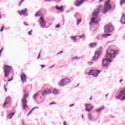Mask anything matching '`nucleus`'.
I'll return each instance as SVG.
<instances>
[{
    "mask_svg": "<svg viewBox=\"0 0 125 125\" xmlns=\"http://www.w3.org/2000/svg\"><path fill=\"white\" fill-rule=\"evenodd\" d=\"M117 53V51H116L112 49H110L109 51L107 50L106 58H104L102 60V65L103 67H109V63L112 62L113 58H114Z\"/></svg>",
    "mask_w": 125,
    "mask_h": 125,
    "instance_id": "nucleus-1",
    "label": "nucleus"
},
{
    "mask_svg": "<svg viewBox=\"0 0 125 125\" xmlns=\"http://www.w3.org/2000/svg\"><path fill=\"white\" fill-rule=\"evenodd\" d=\"M100 8H101V5L99 6L98 8L94 11V13L92 14L93 17L91 18L92 22H90V25H91L92 23H94V24H97L98 23L97 17H98V13L99 10H100Z\"/></svg>",
    "mask_w": 125,
    "mask_h": 125,
    "instance_id": "nucleus-2",
    "label": "nucleus"
},
{
    "mask_svg": "<svg viewBox=\"0 0 125 125\" xmlns=\"http://www.w3.org/2000/svg\"><path fill=\"white\" fill-rule=\"evenodd\" d=\"M29 95L27 94H24L23 98L21 99V102L22 104V109L23 110H26L28 108V105H27L28 103V101L27 100V98H28Z\"/></svg>",
    "mask_w": 125,
    "mask_h": 125,
    "instance_id": "nucleus-3",
    "label": "nucleus"
},
{
    "mask_svg": "<svg viewBox=\"0 0 125 125\" xmlns=\"http://www.w3.org/2000/svg\"><path fill=\"white\" fill-rule=\"evenodd\" d=\"M116 98L121 101H124L125 100V87L120 91L118 95L116 96Z\"/></svg>",
    "mask_w": 125,
    "mask_h": 125,
    "instance_id": "nucleus-4",
    "label": "nucleus"
},
{
    "mask_svg": "<svg viewBox=\"0 0 125 125\" xmlns=\"http://www.w3.org/2000/svg\"><path fill=\"white\" fill-rule=\"evenodd\" d=\"M109 3H110V0H107V1L105 3L104 10H103V13L104 14L106 13L107 11H109V10L112 8L111 5H110Z\"/></svg>",
    "mask_w": 125,
    "mask_h": 125,
    "instance_id": "nucleus-5",
    "label": "nucleus"
},
{
    "mask_svg": "<svg viewBox=\"0 0 125 125\" xmlns=\"http://www.w3.org/2000/svg\"><path fill=\"white\" fill-rule=\"evenodd\" d=\"M39 24L40 25L41 28H45V26L46 25V22H45V21H44V19L41 17L39 19Z\"/></svg>",
    "mask_w": 125,
    "mask_h": 125,
    "instance_id": "nucleus-6",
    "label": "nucleus"
},
{
    "mask_svg": "<svg viewBox=\"0 0 125 125\" xmlns=\"http://www.w3.org/2000/svg\"><path fill=\"white\" fill-rule=\"evenodd\" d=\"M4 74L5 77L7 78L9 75V73H10V71H11V67L10 66L6 65L4 66Z\"/></svg>",
    "mask_w": 125,
    "mask_h": 125,
    "instance_id": "nucleus-7",
    "label": "nucleus"
},
{
    "mask_svg": "<svg viewBox=\"0 0 125 125\" xmlns=\"http://www.w3.org/2000/svg\"><path fill=\"white\" fill-rule=\"evenodd\" d=\"M100 74V70H91L88 73V75H91L93 77H98V75Z\"/></svg>",
    "mask_w": 125,
    "mask_h": 125,
    "instance_id": "nucleus-8",
    "label": "nucleus"
},
{
    "mask_svg": "<svg viewBox=\"0 0 125 125\" xmlns=\"http://www.w3.org/2000/svg\"><path fill=\"white\" fill-rule=\"evenodd\" d=\"M104 30L105 33H111L114 30V27L112 25H107L104 27Z\"/></svg>",
    "mask_w": 125,
    "mask_h": 125,
    "instance_id": "nucleus-9",
    "label": "nucleus"
},
{
    "mask_svg": "<svg viewBox=\"0 0 125 125\" xmlns=\"http://www.w3.org/2000/svg\"><path fill=\"white\" fill-rule=\"evenodd\" d=\"M85 110L87 112H90L91 110L93 109V106L89 104H85Z\"/></svg>",
    "mask_w": 125,
    "mask_h": 125,
    "instance_id": "nucleus-10",
    "label": "nucleus"
},
{
    "mask_svg": "<svg viewBox=\"0 0 125 125\" xmlns=\"http://www.w3.org/2000/svg\"><path fill=\"white\" fill-rule=\"evenodd\" d=\"M20 77L23 83H27V76L25 73L23 72L22 74L20 75Z\"/></svg>",
    "mask_w": 125,
    "mask_h": 125,
    "instance_id": "nucleus-11",
    "label": "nucleus"
},
{
    "mask_svg": "<svg viewBox=\"0 0 125 125\" xmlns=\"http://www.w3.org/2000/svg\"><path fill=\"white\" fill-rule=\"evenodd\" d=\"M86 0H77L75 3V6H80V5H82L85 1Z\"/></svg>",
    "mask_w": 125,
    "mask_h": 125,
    "instance_id": "nucleus-12",
    "label": "nucleus"
},
{
    "mask_svg": "<svg viewBox=\"0 0 125 125\" xmlns=\"http://www.w3.org/2000/svg\"><path fill=\"white\" fill-rule=\"evenodd\" d=\"M27 10H28V9L25 8L24 10H22L21 12L19 11L18 12L20 15H24L25 16H28V12H27Z\"/></svg>",
    "mask_w": 125,
    "mask_h": 125,
    "instance_id": "nucleus-13",
    "label": "nucleus"
},
{
    "mask_svg": "<svg viewBox=\"0 0 125 125\" xmlns=\"http://www.w3.org/2000/svg\"><path fill=\"white\" fill-rule=\"evenodd\" d=\"M41 92L42 95H43V96H44L45 94H49L50 93H51V90L50 89H47L42 91Z\"/></svg>",
    "mask_w": 125,
    "mask_h": 125,
    "instance_id": "nucleus-14",
    "label": "nucleus"
},
{
    "mask_svg": "<svg viewBox=\"0 0 125 125\" xmlns=\"http://www.w3.org/2000/svg\"><path fill=\"white\" fill-rule=\"evenodd\" d=\"M100 54H101V51H99L98 52H96L95 53V55L93 57L92 60H95L98 57V56H99Z\"/></svg>",
    "mask_w": 125,
    "mask_h": 125,
    "instance_id": "nucleus-15",
    "label": "nucleus"
},
{
    "mask_svg": "<svg viewBox=\"0 0 125 125\" xmlns=\"http://www.w3.org/2000/svg\"><path fill=\"white\" fill-rule=\"evenodd\" d=\"M41 93L42 91H39L37 92L36 93L34 94L33 97L34 100H37V98L38 97V96L41 95Z\"/></svg>",
    "mask_w": 125,
    "mask_h": 125,
    "instance_id": "nucleus-16",
    "label": "nucleus"
},
{
    "mask_svg": "<svg viewBox=\"0 0 125 125\" xmlns=\"http://www.w3.org/2000/svg\"><path fill=\"white\" fill-rule=\"evenodd\" d=\"M10 102V97H8L6 98L5 102L3 104V107H5L7 104H8Z\"/></svg>",
    "mask_w": 125,
    "mask_h": 125,
    "instance_id": "nucleus-17",
    "label": "nucleus"
},
{
    "mask_svg": "<svg viewBox=\"0 0 125 125\" xmlns=\"http://www.w3.org/2000/svg\"><path fill=\"white\" fill-rule=\"evenodd\" d=\"M121 24H125V14H123L120 20Z\"/></svg>",
    "mask_w": 125,
    "mask_h": 125,
    "instance_id": "nucleus-18",
    "label": "nucleus"
},
{
    "mask_svg": "<svg viewBox=\"0 0 125 125\" xmlns=\"http://www.w3.org/2000/svg\"><path fill=\"white\" fill-rule=\"evenodd\" d=\"M59 86H65L64 79H61L58 83Z\"/></svg>",
    "mask_w": 125,
    "mask_h": 125,
    "instance_id": "nucleus-19",
    "label": "nucleus"
},
{
    "mask_svg": "<svg viewBox=\"0 0 125 125\" xmlns=\"http://www.w3.org/2000/svg\"><path fill=\"white\" fill-rule=\"evenodd\" d=\"M64 82V86L67 85L68 83H71V80L68 78L63 79Z\"/></svg>",
    "mask_w": 125,
    "mask_h": 125,
    "instance_id": "nucleus-20",
    "label": "nucleus"
},
{
    "mask_svg": "<svg viewBox=\"0 0 125 125\" xmlns=\"http://www.w3.org/2000/svg\"><path fill=\"white\" fill-rule=\"evenodd\" d=\"M14 115H15V112L10 113L7 116V118L9 119V120H11V118H12V116H14Z\"/></svg>",
    "mask_w": 125,
    "mask_h": 125,
    "instance_id": "nucleus-21",
    "label": "nucleus"
},
{
    "mask_svg": "<svg viewBox=\"0 0 125 125\" xmlns=\"http://www.w3.org/2000/svg\"><path fill=\"white\" fill-rule=\"evenodd\" d=\"M105 109V107L102 106L100 108H98L96 110V112L97 113H100L101 111H102L103 110H104Z\"/></svg>",
    "mask_w": 125,
    "mask_h": 125,
    "instance_id": "nucleus-22",
    "label": "nucleus"
},
{
    "mask_svg": "<svg viewBox=\"0 0 125 125\" xmlns=\"http://www.w3.org/2000/svg\"><path fill=\"white\" fill-rule=\"evenodd\" d=\"M53 93L55 95H57L59 93V91L57 89L54 88L53 90Z\"/></svg>",
    "mask_w": 125,
    "mask_h": 125,
    "instance_id": "nucleus-23",
    "label": "nucleus"
},
{
    "mask_svg": "<svg viewBox=\"0 0 125 125\" xmlns=\"http://www.w3.org/2000/svg\"><path fill=\"white\" fill-rule=\"evenodd\" d=\"M56 9H57V10H61V11H63V8H64V7H63V6H62L59 7L58 6H56Z\"/></svg>",
    "mask_w": 125,
    "mask_h": 125,
    "instance_id": "nucleus-24",
    "label": "nucleus"
},
{
    "mask_svg": "<svg viewBox=\"0 0 125 125\" xmlns=\"http://www.w3.org/2000/svg\"><path fill=\"white\" fill-rule=\"evenodd\" d=\"M97 45V44H96V43H92L90 44L89 46L91 47V48H93V47H95Z\"/></svg>",
    "mask_w": 125,
    "mask_h": 125,
    "instance_id": "nucleus-25",
    "label": "nucleus"
},
{
    "mask_svg": "<svg viewBox=\"0 0 125 125\" xmlns=\"http://www.w3.org/2000/svg\"><path fill=\"white\" fill-rule=\"evenodd\" d=\"M42 14V11H39L35 14V16H40V15H41Z\"/></svg>",
    "mask_w": 125,
    "mask_h": 125,
    "instance_id": "nucleus-26",
    "label": "nucleus"
},
{
    "mask_svg": "<svg viewBox=\"0 0 125 125\" xmlns=\"http://www.w3.org/2000/svg\"><path fill=\"white\" fill-rule=\"evenodd\" d=\"M82 21V19L81 18H79L77 20V25H79V24H80V23H81Z\"/></svg>",
    "mask_w": 125,
    "mask_h": 125,
    "instance_id": "nucleus-27",
    "label": "nucleus"
},
{
    "mask_svg": "<svg viewBox=\"0 0 125 125\" xmlns=\"http://www.w3.org/2000/svg\"><path fill=\"white\" fill-rule=\"evenodd\" d=\"M70 38L72 39V40H74V42H76V40H77L76 36H71Z\"/></svg>",
    "mask_w": 125,
    "mask_h": 125,
    "instance_id": "nucleus-28",
    "label": "nucleus"
},
{
    "mask_svg": "<svg viewBox=\"0 0 125 125\" xmlns=\"http://www.w3.org/2000/svg\"><path fill=\"white\" fill-rule=\"evenodd\" d=\"M88 119L90 121H92V116L90 113L88 114Z\"/></svg>",
    "mask_w": 125,
    "mask_h": 125,
    "instance_id": "nucleus-29",
    "label": "nucleus"
},
{
    "mask_svg": "<svg viewBox=\"0 0 125 125\" xmlns=\"http://www.w3.org/2000/svg\"><path fill=\"white\" fill-rule=\"evenodd\" d=\"M36 109H39L38 107H34L33 108H32L31 111H29V113H30V114H31V113H32V112H33V111H34V110H36Z\"/></svg>",
    "mask_w": 125,
    "mask_h": 125,
    "instance_id": "nucleus-30",
    "label": "nucleus"
},
{
    "mask_svg": "<svg viewBox=\"0 0 125 125\" xmlns=\"http://www.w3.org/2000/svg\"><path fill=\"white\" fill-rule=\"evenodd\" d=\"M108 36H111V34H103L102 35V37H108Z\"/></svg>",
    "mask_w": 125,
    "mask_h": 125,
    "instance_id": "nucleus-31",
    "label": "nucleus"
},
{
    "mask_svg": "<svg viewBox=\"0 0 125 125\" xmlns=\"http://www.w3.org/2000/svg\"><path fill=\"white\" fill-rule=\"evenodd\" d=\"M80 39H82V38H83V39H85V36L84 34H83L82 35H80L78 36Z\"/></svg>",
    "mask_w": 125,
    "mask_h": 125,
    "instance_id": "nucleus-32",
    "label": "nucleus"
},
{
    "mask_svg": "<svg viewBox=\"0 0 125 125\" xmlns=\"http://www.w3.org/2000/svg\"><path fill=\"white\" fill-rule=\"evenodd\" d=\"M123 3H125V0H120V5L122 6Z\"/></svg>",
    "mask_w": 125,
    "mask_h": 125,
    "instance_id": "nucleus-33",
    "label": "nucleus"
},
{
    "mask_svg": "<svg viewBox=\"0 0 125 125\" xmlns=\"http://www.w3.org/2000/svg\"><path fill=\"white\" fill-rule=\"evenodd\" d=\"M55 104H56V103L54 102H52L49 103V105H55Z\"/></svg>",
    "mask_w": 125,
    "mask_h": 125,
    "instance_id": "nucleus-34",
    "label": "nucleus"
},
{
    "mask_svg": "<svg viewBox=\"0 0 125 125\" xmlns=\"http://www.w3.org/2000/svg\"><path fill=\"white\" fill-rule=\"evenodd\" d=\"M40 67H41L42 69H43V68L45 67V65H41Z\"/></svg>",
    "mask_w": 125,
    "mask_h": 125,
    "instance_id": "nucleus-35",
    "label": "nucleus"
},
{
    "mask_svg": "<svg viewBox=\"0 0 125 125\" xmlns=\"http://www.w3.org/2000/svg\"><path fill=\"white\" fill-rule=\"evenodd\" d=\"M88 64L89 65H92V64H93V62H88Z\"/></svg>",
    "mask_w": 125,
    "mask_h": 125,
    "instance_id": "nucleus-36",
    "label": "nucleus"
},
{
    "mask_svg": "<svg viewBox=\"0 0 125 125\" xmlns=\"http://www.w3.org/2000/svg\"><path fill=\"white\" fill-rule=\"evenodd\" d=\"M24 1H25V0H22L21 1L19 5H21V3H22V2H24Z\"/></svg>",
    "mask_w": 125,
    "mask_h": 125,
    "instance_id": "nucleus-37",
    "label": "nucleus"
},
{
    "mask_svg": "<svg viewBox=\"0 0 125 125\" xmlns=\"http://www.w3.org/2000/svg\"><path fill=\"white\" fill-rule=\"evenodd\" d=\"M4 28V26H2L1 29L0 30V32H3Z\"/></svg>",
    "mask_w": 125,
    "mask_h": 125,
    "instance_id": "nucleus-38",
    "label": "nucleus"
},
{
    "mask_svg": "<svg viewBox=\"0 0 125 125\" xmlns=\"http://www.w3.org/2000/svg\"><path fill=\"white\" fill-rule=\"evenodd\" d=\"M63 51H61L59 52H58L57 54L58 55V54H61V53H63Z\"/></svg>",
    "mask_w": 125,
    "mask_h": 125,
    "instance_id": "nucleus-39",
    "label": "nucleus"
},
{
    "mask_svg": "<svg viewBox=\"0 0 125 125\" xmlns=\"http://www.w3.org/2000/svg\"><path fill=\"white\" fill-rule=\"evenodd\" d=\"M3 50V48H2L0 50V57L1 56V52H2V51Z\"/></svg>",
    "mask_w": 125,
    "mask_h": 125,
    "instance_id": "nucleus-40",
    "label": "nucleus"
},
{
    "mask_svg": "<svg viewBox=\"0 0 125 125\" xmlns=\"http://www.w3.org/2000/svg\"><path fill=\"white\" fill-rule=\"evenodd\" d=\"M33 30H31L30 31H29L28 32V35H32V31Z\"/></svg>",
    "mask_w": 125,
    "mask_h": 125,
    "instance_id": "nucleus-41",
    "label": "nucleus"
},
{
    "mask_svg": "<svg viewBox=\"0 0 125 125\" xmlns=\"http://www.w3.org/2000/svg\"><path fill=\"white\" fill-rule=\"evenodd\" d=\"M4 89L5 90V92H6L7 91V89H6V87L5 85H4Z\"/></svg>",
    "mask_w": 125,
    "mask_h": 125,
    "instance_id": "nucleus-42",
    "label": "nucleus"
},
{
    "mask_svg": "<svg viewBox=\"0 0 125 125\" xmlns=\"http://www.w3.org/2000/svg\"><path fill=\"white\" fill-rule=\"evenodd\" d=\"M60 25L58 24L56 26V28H60Z\"/></svg>",
    "mask_w": 125,
    "mask_h": 125,
    "instance_id": "nucleus-43",
    "label": "nucleus"
},
{
    "mask_svg": "<svg viewBox=\"0 0 125 125\" xmlns=\"http://www.w3.org/2000/svg\"><path fill=\"white\" fill-rule=\"evenodd\" d=\"M75 106V104H72L69 105V107H73V106Z\"/></svg>",
    "mask_w": 125,
    "mask_h": 125,
    "instance_id": "nucleus-44",
    "label": "nucleus"
},
{
    "mask_svg": "<svg viewBox=\"0 0 125 125\" xmlns=\"http://www.w3.org/2000/svg\"><path fill=\"white\" fill-rule=\"evenodd\" d=\"M13 80V78H11V79H9L8 80V82H11V81H12Z\"/></svg>",
    "mask_w": 125,
    "mask_h": 125,
    "instance_id": "nucleus-45",
    "label": "nucleus"
},
{
    "mask_svg": "<svg viewBox=\"0 0 125 125\" xmlns=\"http://www.w3.org/2000/svg\"><path fill=\"white\" fill-rule=\"evenodd\" d=\"M77 58H78V57H75L72 58V60H73V59H77Z\"/></svg>",
    "mask_w": 125,
    "mask_h": 125,
    "instance_id": "nucleus-46",
    "label": "nucleus"
},
{
    "mask_svg": "<svg viewBox=\"0 0 125 125\" xmlns=\"http://www.w3.org/2000/svg\"><path fill=\"white\" fill-rule=\"evenodd\" d=\"M40 55H41V53H39V55H38V56L37 57V59H39V58H40Z\"/></svg>",
    "mask_w": 125,
    "mask_h": 125,
    "instance_id": "nucleus-47",
    "label": "nucleus"
},
{
    "mask_svg": "<svg viewBox=\"0 0 125 125\" xmlns=\"http://www.w3.org/2000/svg\"><path fill=\"white\" fill-rule=\"evenodd\" d=\"M78 14H79L78 13L75 14V17H77Z\"/></svg>",
    "mask_w": 125,
    "mask_h": 125,
    "instance_id": "nucleus-48",
    "label": "nucleus"
},
{
    "mask_svg": "<svg viewBox=\"0 0 125 125\" xmlns=\"http://www.w3.org/2000/svg\"><path fill=\"white\" fill-rule=\"evenodd\" d=\"M64 125H67V123H66V122H63Z\"/></svg>",
    "mask_w": 125,
    "mask_h": 125,
    "instance_id": "nucleus-49",
    "label": "nucleus"
},
{
    "mask_svg": "<svg viewBox=\"0 0 125 125\" xmlns=\"http://www.w3.org/2000/svg\"><path fill=\"white\" fill-rule=\"evenodd\" d=\"M123 82V79H121L120 81H119V83H121Z\"/></svg>",
    "mask_w": 125,
    "mask_h": 125,
    "instance_id": "nucleus-50",
    "label": "nucleus"
},
{
    "mask_svg": "<svg viewBox=\"0 0 125 125\" xmlns=\"http://www.w3.org/2000/svg\"><path fill=\"white\" fill-rule=\"evenodd\" d=\"M24 25H25V26H28V24L26 23H24Z\"/></svg>",
    "mask_w": 125,
    "mask_h": 125,
    "instance_id": "nucleus-51",
    "label": "nucleus"
},
{
    "mask_svg": "<svg viewBox=\"0 0 125 125\" xmlns=\"http://www.w3.org/2000/svg\"><path fill=\"white\" fill-rule=\"evenodd\" d=\"M104 0H100L99 1V2H101V1H103Z\"/></svg>",
    "mask_w": 125,
    "mask_h": 125,
    "instance_id": "nucleus-52",
    "label": "nucleus"
},
{
    "mask_svg": "<svg viewBox=\"0 0 125 125\" xmlns=\"http://www.w3.org/2000/svg\"><path fill=\"white\" fill-rule=\"evenodd\" d=\"M51 0H45V1H50Z\"/></svg>",
    "mask_w": 125,
    "mask_h": 125,
    "instance_id": "nucleus-53",
    "label": "nucleus"
},
{
    "mask_svg": "<svg viewBox=\"0 0 125 125\" xmlns=\"http://www.w3.org/2000/svg\"><path fill=\"white\" fill-rule=\"evenodd\" d=\"M53 67H54V65H53L52 66L50 67V69H51V68H53Z\"/></svg>",
    "mask_w": 125,
    "mask_h": 125,
    "instance_id": "nucleus-54",
    "label": "nucleus"
},
{
    "mask_svg": "<svg viewBox=\"0 0 125 125\" xmlns=\"http://www.w3.org/2000/svg\"><path fill=\"white\" fill-rule=\"evenodd\" d=\"M30 113L29 112V113H28V114H27V117L29 116H30Z\"/></svg>",
    "mask_w": 125,
    "mask_h": 125,
    "instance_id": "nucleus-55",
    "label": "nucleus"
},
{
    "mask_svg": "<svg viewBox=\"0 0 125 125\" xmlns=\"http://www.w3.org/2000/svg\"><path fill=\"white\" fill-rule=\"evenodd\" d=\"M30 113L29 112V113H28V114H27V117L29 116H30Z\"/></svg>",
    "mask_w": 125,
    "mask_h": 125,
    "instance_id": "nucleus-56",
    "label": "nucleus"
},
{
    "mask_svg": "<svg viewBox=\"0 0 125 125\" xmlns=\"http://www.w3.org/2000/svg\"><path fill=\"white\" fill-rule=\"evenodd\" d=\"M66 12H67V13H68V12H70V10H67Z\"/></svg>",
    "mask_w": 125,
    "mask_h": 125,
    "instance_id": "nucleus-57",
    "label": "nucleus"
},
{
    "mask_svg": "<svg viewBox=\"0 0 125 125\" xmlns=\"http://www.w3.org/2000/svg\"><path fill=\"white\" fill-rule=\"evenodd\" d=\"M108 95H109V94H106V95H105V96H106V97H108Z\"/></svg>",
    "mask_w": 125,
    "mask_h": 125,
    "instance_id": "nucleus-58",
    "label": "nucleus"
},
{
    "mask_svg": "<svg viewBox=\"0 0 125 125\" xmlns=\"http://www.w3.org/2000/svg\"><path fill=\"white\" fill-rule=\"evenodd\" d=\"M79 85H80V84H78L77 86H76L75 87H78V86Z\"/></svg>",
    "mask_w": 125,
    "mask_h": 125,
    "instance_id": "nucleus-59",
    "label": "nucleus"
},
{
    "mask_svg": "<svg viewBox=\"0 0 125 125\" xmlns=\"http://www.w3.org/2000/svg\"><path fill=\"white\" fill-rule=\"evenodd\" d=\"M82 119H83V115H82Z\"/></svg>",
    "mask_w": 125,
    "mask_h": 125,
    "instance_id": "nucleus-60",
    "label": "nucleus"
},
{
    "mask_svg": "<svg viewBox=\"0 0 125 125\" xmlns=\"http://www.w3.org/2000/svg\"><path fill=\"white\" fill-rule=\"evenodd\" d=\"M1 18V15L0 14V19Z\"/></svg>",
    "mask_w": 125,
    "mask_h": 125,
    "instance_id": "nucleus-61",
    "label": "nucleus"
},
{
    "mask_svg": "<svg viewBox=\"0 0 125 125\" xmlns=\"http://www.w3.org/2000/svg\"><path fill=\"white\" fill-rule=\"evenodd\" d=\"M90 100H92V98H90Z\"/></svg>",
    "mask_w": 125,
    "mask_h": 125,
    "instance_id": "nucleus-62",
    "label": "nucleus"
},
{
    "mask_svg": "<svg viewBox=\"0 0 125 125\" xmlns=\"http://www.w3.org/2000/svg\"><path fill=\"white\" fill-rule=\"evenodd\" d=\"M40 99H42V97H40Z\"/></svg>",
    "mask_w": 125,
    "mask_h": 125,
    "instance_id": "nucleus-63",
    "label": "nucleus"
},
{
    "mask_svg": "<svg viewBox=\"0 0 125 125\" xmlns=\"http://www.w3.org/2000/svg\"><path fill=\"white\" fill-rule=\"evenodd\" d=\"M16 106H17V104H16Z\"/></svg>",
    "mask_w": 125,
    "mask_h": 125,
    "instance_id": "nucleus-64",
    "label": "nucleus"
}]
</instances>
